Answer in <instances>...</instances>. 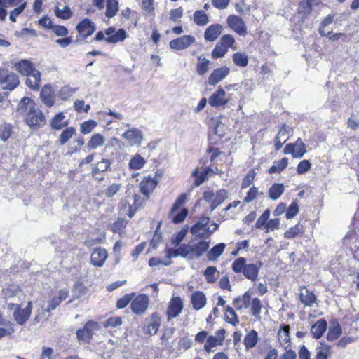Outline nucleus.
I'll use <instances>...</instances> for the list:
<instances>
[{
    "label": "nucleus",
    "mask_w": 359,
    "mask_h": 359,
    "mask_svg": "<svg viewBox=\"0 0 359 359\" xmlns=\"http://www.w3.org/2000/svg\"><path fill=\"white\" fill-rule=\"evenodd\" d=\"M262 266V263L260 261L256 264H246L245 257H238L233 261L231 266L233 272L242 273L245 278L255 281L257 278Z\"/></svg>",
    "instance_id": "1"
},
{
    "label": "nucleus",
    "mask_w": 359,
    "mask_h": 359,
    "mask_svg": "<svg viewBox=\"0 0 359 359\" xmlns=\"http://www.w3.org/2000/svg\"><path fill=\"white\" fill-rule=\"evenodd\" d=\"M25 122L30 128L35 129L46 124V118L42 111L35 107L26 114Z\"/></svg>",
    "instance_id": "2"
},
{
    "label": "nucleus",
    "mask_w": 359,
    "mask_h": 359,
    "mask_svg": "<svg viewBox=\"0 0 359 359\" xmlns=\"http://www.w3.org/2000/svg\"><path fill=\"white\" fill-rule=\"evenodd\" d=\"M100 329L99 324L97 322L89 320L83 328L78 329L76 337L80 342L90 343L93 334Z\"/></svg>",
    "instance_id": "3"
},
{
    "label": "nucleus",
    "mask_w": 359,
    "mask_h": 359,
    "mask_svg": "<svg viewBox=\"0 0 359 359\" xmlns=\"http://www.w3.org/2000/svg\"><path fill=\"white\" fill-rule=\"evenodd\" d=\"M19 83L17 74L7 69H0V86L3 89L13 90L19 85Z\"/></svg>",
    "instance_id": "4"
},
{
    "label": "nucleus",
    "mask_w": 359,
    "mask_h": 359,
    "mask_svg": "<svg viewBox=\"0 0 359 359\" xmlns=\"http://www.w3.org/2000/svg\"><path fill=\"white\" fill-rule=\"evenodd\" d=\"M284 154H291L293 158H300L306 153V145L301 138H298L294 143L286 144L283 151Z\"/></svg>",
    "instance_id": "5"
},
{
    "label": "nucleus",
    "mask_w": 359,
    "mask_h": 359,
    "mask_svg": "<svg viewBox=\"0 0 359 359\" xmlns=\"http://www.w3.org/2000/svg\"><path fill=\"white\" fill-rule=\"evenodd\" d=\"M210 218L208 217H203L200 219L198 222H197L190 229V232L192 235H195L199 238H203L205 237V234L203 233H200L201 230H204L205 232H208L209 234L212 233L215 231L218 228V225L217 224H214L215 227L212 230H210L208 226V223L209 222Z\"/></svg>",
    "instance_id": "6"
},
{
    "label": "nucleus",
    "mask_w": 359,
    "mask_h": 359,
    "mask_svg": "<svg viewBox=\"0 0 359 359\" xmlns=\"http://www.w3.org/2000/svg\"><path fill=\"white\" fill-rule=\"evenodd\" d=\"M148 306L149 297L144 294H139L131 300V310L134 313L137 315L143 314L147 309Z\"/></svg>",
    "instance_id": "7"
},
{
    "label": "nucleus",
    "mask_w": 359,
    "mask_h": 359,
    "mask_svg": "<svg viewBox=\"0 0 359 359\" xmlns=\"http://www.w3.org/2000/svg\"><path fill=\"white\" fill-rule=\"evenodd\" d=\"M130 146H140L143 141V133L137 128H131L125 131L121 135Z\"/></svg>",
    "instance_id": "8"
},
{
    "label": "nucleus",
    "mask_w": 359,
    "mask_h": 359,
    "mask_svg": "<svg viewBox=\"0 0 359 359\" xmlns=\"http://www.w3.org/2000/svg\"><path fill=\"white\" fill-rule=\"evenodd\" d=\"M32 311V302H28L25 308H22L21 306L13 312V318L16 321L17 324L23 325L29 318Z\"/></svg>",
    "instance_id": "9"
},
{
    "label": "nucleus",
    "mask_w": 359,
    "mask_h": 359,
    "mask_svg": "<svg viewBox=\"0 0 359 359\" xmlns=\"http://www.w3.org/2000/svg\"><path fill=\"white\" fill-rule=\"evenodd\" d=\"M189 248V244L186 243L180 244L177 249L167 247L165 249L166 258L168 259H171L172 258H176L177 257L186 258L189 255L190 256Z\"/></svg>",
    "instance_id": "10"
},
{
    "label": "nucleus",
    "mask_w": 359,
    "mask_h": 359,
    "mask_svg": "<svg viewBox=\"0 0 359 359\" xmlns=\"http://www.w3.org/2000/svg\"><path fill=\"white\" fill-rule=\"evenodd\" d=\"M229 102V99L226 97V92L222 88H219L208 99L209 104L213 107H223Z\"/></svg>",
    "instance_id": "11"
},
{
    "label": "nucleus",
    "mask_w": 359,
    "mask_h": 359,
    "mask_svg": "<svg viewBox=\"0 0 359 359\" xmlns=\"http://www.w3.org/2000/svg\"><path fill=\"white\" fill-rule=\"evenodd\" d=\"M183 309V302L180 297H172L167 309L166 314L168 320L176 318L182 313Z\"/></svg>",
    "instance_id": "12"
},
{
    "label": "nucleus",
    "mask_w": 359,
    "mask_h": 359,
    "mask_svg": "<svg viewBox=\"0 0 359 359\" xmlns=\"http://www.w3.org/2000/svg\"><path fill=\"white\" fill-rule=\"evenodd\" d=\"M226 21L229 27L241 36H244L246 34L247 28L245 24L239 16L229 15Z\"/></svg>",
    "instance_id": "13"
},
{
    "label": "nucleus",
    "mask_w": 359,
    "mask_h": 359,
    "mask_svg": "<svg viewBox=\"0 0 359 359\" xmlns=\"http://www.w3.org/2000/svg\"><path fill=\"white\" fill-rule=\"evenodd\" d=\"M195 38L191 35H184L170 41V47L173 50H182L189 47L195 42Z\"/></svg>",
    "instance_id": "14"
},
{
    "label": "nucleus",
    "mask_w": 359,
    "mask_h": 359,
    "mask_svg": "<svg viewBox=\"0 0 359 359\" xmlns=\"http://www.w3.org/2000/svg\"><path fill=\"white\" fill-rule=\"evenodd\" d=\"M22 292L16 284H11L4 287L1 291V296L6 302H20L19 296Z\"/></svg>",
    "instance_id": "15"
},
{
    "label": "nucleus",
    "mask_w": 359,
    "mask_h": 359,
    "mask_svg": "<svg viewBox=\"0 0 359 359\" xmlns=\"http://www.w3.org/2000/svg\"><path fill=\"white\" fill-rule=\"evenodd\" d=\"M108 254L107 250L101 247H97L93 250L90 255V263L97 267L103 266Z\"/></svg>",
    "instance_id": "16"
},
{
    "label": "nucleus",
    "mask_w": 359,
    "mask_h": 359,
    "mask_svg": "<svg viewBox=\"0 0 359 359\" xmlns=\"http://www.w3.org/2000/svg\"><path fill=\"white\" fill-rule=\"evenodd\" d=\"M78 33L83 38H87L95 31L94 23L88 18H85L76 25Z\"/></svg>",
    "instance_id": "17"
},
{
    "label": "nucleus",
    "mask_w": 359,
    "mask_h": 359,
    "mask_svg": "<svg viewBox=\"0 0 359 359\" xmlns=\"http://www.w3.org/2000/svg\"><path fill=\"white\" fill-rule=\"evenodd\" d=\"M229 72L230 69L227 67H222L214 69L208 77V84L215 86L223 80Z\"/></svg>",
    "instance_id": "18"
},
{
    "label": "nucleus",
    "mask_w": 359,
    "mask_h": 359,
    "mask_svg": "<svg viewBox=\"0 0 359 359\" xmlns=\"http://www.w3.org/2000/svg\"><path fill=\"white\" fill-rule=\"evenodd\" d=\"M210 242L201 241L192 245L189 244L190 256L194 258L201 257L209 248Z\"/></svg>",
    "instance_id": "19"
},
{
    "label": "nucleus",
    "mask_w": 359,
    "mask_h": 359,
    "mask_svg": "<svg viewBox=\"0 0 359 359\" xmlns=\"http://www.w3.org/2000/svg\"><path fill=\"white\" fill-rule=\"evenodd\" d=\"M40 98L42 102L48 107L55 104V93L50 85H45L41 90Z\"/></svg>",
    "instance_id": "20"
},
{
    "label": "nucleus",
    "mask_w": 359,
    "mask_h": 359,
    "mask_svg": "<svg viewBox=\"0 0 359 359\" xmlns=\"http://www.w3.org/2000/svg\"><path fill=\"white\" fill-rule=\"evenodd\" d=\"M35 107L36 104L32 99L28 97H24L18 104L16 110L19 114L25 116L26 114L28 111H30Z\"/></svg>",
    "instance_id": "21"
},
{
    "label": "nucleus",
    "mask_w": 359,
    "mask_h": 359,
    "mask_svg": "<svg viewBox=\"0 0 359 359\" xmlns=\"http://www.w3.org/2000/svg\"><path fill=\"white\" fill-rule=\"evenodd\" d=\"M156 184L157 181L156 179L151 177H145L140 184V191L144 196L149 197L153 192Z\"/></svg>",
    "instance_id": "22"
},
{
    "label": "nucleus",
    "mask_w": 359,
    "mask_h": 359,
    "mask_svg": "<svg viewBox=\"0 0 359 359\" xmlns=\"http://www.w3.org/2000/svg\"><path fill=\"white\" fill-rule=\"evenodd\" d=\"M111 161L108 158H102L100 161L97 163L91 164L92 176L98 175L100 173L104 172L111 168Z\"/></svg>",
    "instance_id": "23"
},
{
    "label": "nucleus",
    "mask_w": 359,
    "mask_h": 359,
    "mask_svg": "<svg viewBox=\"0 0 359 359\" xmlns=\"http://www.w3.org/2000/svg\"><path fill=\"white\" fill-rule=\"evenodd\" d=\"M222 27L219 24L210 25L205 31L204 38L207 41H214L220 35Z\"/></svg>",
    "instance_id": "24"
},
{
    "label": "nucleus",
    "mask_w": 359,
    "mask_h": 359,
    "mask_svg": "<svg viewBox=\"0 0 359 359\" xmlns=\"http://www.w3.org/2000/svg\"><path fill=\"white\" fill-rule=\"evenodd\" d=\"M327 328V321L325 319L321 318L311 326V332L314 338L320 339L323 335Z\"/></svg>",
    "instance_id": "25"
},
{
    "label": "nucleus",
    "mask_w": 359,
    "mask_h": 359,
    "mask_svg": "<svg viewBox=\"0 0 359 359\" xmlns=\"http://www.w3.org/2000/svg\"><path fill=\"white\" fill-rule=\"evenodd\" d=\"M17 70L23 76L33 74L34 71H38L34 67L33 63L28 60H22L15 65Z\"/></svg>",
    "instance_id": "26"
},
{
    "label": "nucleus",
    "mask_w": 359,
    "mask_h": 359,
    "mask_svg": "<svg viewBox=\"0 0 359 359\" xmlns=\"http://www.w3.org/2000/svg\"><path fill=\"white\" fill-rule=\"evenodd\" d=\"M250 302L251 295L250 292L247 291L241 297L235 298L233 301V305L236 310H241L243 308H248L250 305Z\"/></svg>",
    "instance_id": "27"
},
{
    "label": "nucleus",
    "mask_w": 359,
    "mask_h": 359,
    "mask_svg": "<svg viewBox=\"0 0 359 359\" xmlns=\"http://www.w3.org/2000/svg\"><path fill=\"white\" fill-rule=\"evenodd\" d=\"M41 81V72L34 71L33 74L26 75L25 84L32 90H36L39 88Z\"/></svg>",
    "instance_id": "28"
},
{
    "label": "nucleus",
    "mask_w": 359,
    "mask_h": 359,
    "mask_svg": "<svg viewBox=\"0 0 359 359\" xmlns=\"http://www.w3.org/2000/svg\"><path fill=\"white\" fill-rule=\"evenodd\" d=\"M280 344L287 349L290 345V328L287 325H283L278 332Z\"/></svg>",
    "instance_id": "29"
},
{
    "label": "nucleus",
    "mask_w": 359,
    "mask_h": 359,
    "mask_svg": "<svg viewBox=\"0 0 359 359\" xmlns=\"http://www.w3.org/2000/svg\"><path fill=\"white\" fill-rule=\"evenodd\" d=\"M191 302L195 310H200L205 306L206 304V297L203 292L196 291L191 294Z\"/></svg>",
    "instance_id": "30"
},
{
    "label": "nucleus",
    "mask_w": 359,
    "mask_h": 359,
    "mask_svg": "<svg viewBox=\"0 0 359 359\" xmlns=\"http://www.w3.org/2000/svg\"><path fill=\"white\" fill-rule=\"evenodd\" d=\"M226 245L224 243H219L209 250L206 257L209 261H216L224 252Z\"/></svg>",
    "instance_id": "31"
},
{
    "label": "nucleus",
    "mask_w": 359,
    "mask_h": 359,
    "mask_svg": "<svg viewBox=\"0 0 359 359\" xmlns=\"http://www.w3.org/2000/svg\"><path fill=\"white\" fill-rule=\"evenodd\" d=\"M228 191L224 189H221L216 191L214 198L210 205V211L212 212L217 207L220 205L228 197Z\"/></svg>",
    "instance_id": "32"
},
{
    "label": "nucleus",
    "mask_w": 359,
    "mask_h": 359,
    "mask_svg": "<svg viewBox=\"0 0 359 359\" xmlns=\"http://www.w3.org/2000/svg\"><path fill=\"white\" fill-rule=\"evenodd\" d=\"M332 353V347L325 341H320L316 348V359H327Z\"/></svg>",
    "instance_id": "33"
},
{
    "label": "nucleus",
    "mask_w": 359,
    "mask_h": 359,
    "mask_svg": "<svg viewBox=\"0 0 359 359\" xmlns=\"http://www.w3.org/2000/svg\"><path fill=\"white\" fill-rule=\"evenodd\" d=\"M106 141V138L104 136L102 135L100 133L93 134L90 138L89 141L87 143V147L89 150L97 149L99 147L102 146Z\"/></svg>",
    "instance_id": "34"
},
{
    "label": "nucleus",
    "mask_w": 359,
    "mask_h": 359,
    "mask_svg": "<svg viewBox=\"0 0 359 359\" xmlns=\"http://www.w3.org/2000/svg\"><path fill=\"white\" fill-rule=\"evenodd\" d=\"M258 333L257 331L252 330L246 334L244 337L243 343L247 351L254 348L258 341Z\"/></svg>",
    "instance_id": "35"
},
{
    "label": "nucleus",
    "mask_w": 359,
    "mask_h": 359,
    "mask_svg": "<svg viewBox=\"0 0 359 359\" xmlns=\"http://www.w3.org/2000/svg\"><path fill=\"white\" fill-rule=\"evenodd\" d=\"M285 191L283 183H274L269 189V197L273 201L278 200Z\"/></svg>",
    "instance_id": "36"
},
{
    "label": "nucleus",
    "mask_w": 359,
    "mask_h": 359,
    "mask_svg": "<svg viewBox=\"0 0 359 359\" xmlns=\"http://www.w3.org/2000/svg\"><path fill=\"white\" fill-rule=\"evenodd\" d=\"M342 333L341 325L338 322L332 323L328 330L327 339L333 341L338 339Z\"/></svg>",
    "instance_id": "37"
},
{
    "label": "nucleus",
    "mask_w": 359,
    "mask_h": 359,
    "mask_svg": "<svg viewBox=\"0 0 359 359\" xmlns=\"http://www.w3.org/2000/svg\"><path fill=\"white\" fill-rule=\"evenodd\" d=\"M214 172L213 170L210 167H206L204 170L198 172L197 170H194L192 175L196 177L195 184L196 186H199L205 180H206L209 175Z\"/></svg>",
    "instance_id": "38"
},
{
    "label": "nucleus",
    "mask_w": 359,
    "mask_h": 359,
    "mask_svg": "<svg viewBox=\"0 0 359 359\" xmlns=\"http://www.w3.org/2000/svg\"><path fill=\"white\" fill-rule=\"evenodd\" d=\"M65 118V116L63 113L60 112L57 114L50 121V126L53 129L55 130H61L64 127L67 126L69 123L68 121L62 122Z\"/></svg>",
    "instance_id": "39"
},
{
    "label": "nucleus",
    "mask_w": 359,
    "mask_h": 359,
    "mask_svg": "<svg viewBox=\"0 0 359 359\" xmlns=\"http://www.w3.org/2000/svg\"><path fill=\"white\" fill-rule=\"evenodd\" d=\"M299 299L306 306H312L316 302L317 298L313 292L306 290L305 293H300Z\"/></svg>",
    "instance_id": "40"
},
{
    "label": "nucleus",
    "mask_w": 359,
    "mask_h": 359,
    "mask_svg": "<svg viewBox=\"0 0 359 359\" xmlns=\"http://www.w3.org/2000/svg\"><path fill=\"white\" fill-rule=\"evenodd\" d=\"M146 163L144 158L140 154H135L130 160L128 164L130 170H140L142 168Z\"/></svg>",
    "instance_id": "41"
},
{
    "label": "nucleus",
    "mask_w": 359,
    "mask_h": 359,
    "mask_svg": "<svg viewBox=\"0 0 359 359\" xmlns=\"http://www.w3.org/2000/svg\"><path fill=\"white\" fill-rule=\"evenodd\" d=\"M118 10V2L117 0H107L105 15L109 18L114 17Z\"/></svg>",
    "instance_id": "42"
},
{
    "label": "nucleus",
    "mask_w": 359,
    "mask_h": 359,
    "mask_svg": "<svg viewBox=\"0 0 359 359\" xmlns=\"http://www.w3.org/2000/svg\"><path fill=\"white\" fill-rule=\"evenodd\" d=\"M194 21L198 26H205L209 22V18L204 11L198 10L194 13Z\"/></svg>",
    "instance_id": "43"
},
{
    "label": "nucleus",
    "mask_w": 359,
    "mask_h": 359,
    "mask_svg": "<svg viewBox=\"0 0 359 359\" xmlns=\"http://www.w3.org/2000/svg\"><path fill=\"white\" fill-rule=\"evenodd\" d=\"M128 221L124 218H118L110 227V229L114 232L118 233L120 236L123 233V230L128 224Z\"/></svg>",
    "instance_id": "44"
},
{
    "label": "nucleus",
    "mask_w": 359,
    "mask_h": 359,
    "mask_svg": "<svg viewBox=\"0 0 359 359\" xmlns=\"http://www.w3.org/2000/svg\"><path fill=\"white\" fill-rule=\"evenodd\" d=\"M251 306V314L255 316L257 320H260L261 310L262 308V304L259 299L255 297L250 302Z\"/></svg>",
    "instance_id": "45"
},
{
    "label": "nucleus",
    "mask_w": 359,
    "mask_h": 359,
    "mask_svg": "<svg viewBox=\"0 0 359 359\" xmlns=\"http://www.w3.org/2000/svg\"><path fill=\"white\" fill-rule=\"evenodd\" d=\"M287 165L288 158H283L280 161L275 162L274 165L269 168V172L271 174L280 173L287 166Z\"/></svg>",
    "instance_id": "46"
},
{
    "label": "nucleus",
    "mask_w": 359,
    "mask_h": 359,
    "mask_svg": "<svg viewBox=\"0 0 359 359\" xmlns=\"http://www.w3.org/2000/svg\"><path fill=\"white\" fill-rule=\"evenodd\" d=\"M13 133V126L11 124L5 123L0 126V139L3 142H6Z\"/></svg>",
    "instance_id": "47"
},
{
    "label": "nucleus",
    "mask_w": 359,
    "mask_h": 359,
    "mask_svg": "<svg viewBox=\"0 0 359 359\" xmlns=\"http://www.w3.org/2000/svg\"><path fill=\"white\" fill-rule=\"evenodd\" d=\"M127 34L125 29H119L113 35L107 36L105 41L110 43H116L119 41H123L126 38Z\"/></svg>",
    "instance_id": "48"
},
{
    "label": "nucleus",
    "mask_w": 359,
    "mask_h": 359,
    "mask_svg": "<svg viewBox=\"0 0 359 359\" xmlns=\"http://www.w3.org/2000/svg\"><path fill=\"white\" fill-rule=\"evenodd\" d=\"M160 326V320L156 313H153L151 316V322L148 324L147 327V333L154 335L157 333Z\"/></svg>",
    "instance_id": "49"
},
{
    "label": "nucleus",
    "mask_w": 359,
    "mask_h": 359,
    "mask_svg": "<svg viewBox=\"0 0 359 359\" xmlns=\"http://www.w3.org/2000/svg\"><path fill=\"white\" fill-rule=\"evenodd\" d=\"M233 62L238 67H245L248 65V57L243 53L237 52L232 56Z\"/></svg>",
    "instance_id": "50"
},
{
    "label": "nucleus",
    "mask_w": 359,
    "mask_h": 359,
    "mask_svg": "<svg viewBox=\"0 0 359 359\" xmlns=\"http://www.w3.org/2000/svg\"><path fill=\"white\" fill-rule=\"evenodd\" d=\"M226 314L225 316V320L228 323L233 325V326L237 325L239 323V320L237 314L233 308L227 306L226 308Z\"/></svg>",
    "instance_id": "51"
},
{
    "label": "nucleus",
    "mask_w": 359,
    "mask_h": 359,
    "mask_svg": "<svg viewBox=\"0 0 359 359\" xmlns=\"http://www.w3.org/2000/svg\"><path fill=\"white\" fill-rule=\"evenodd\" d=\"M76 133L74 127L66 128L59 136V142L61 145L65 144Z\"/></svg>",
    "instance_id": "52"
},
{
    "label": "nucleus",
    "mask_w": 359,
    "mask_h": 359,
    "mask_svg": "<svg viewBox=\"0 0 359 359\" xmlns=\"http://www.w3.org/2000/svg\"><path fill=\"white\" fill-rule=\"evenodd\" d=\"M141 8L145 15L154 17V0H142Z\"/></svg>",
    "instance_id": "53"
},
{
    "label": "nucleus",
    "mask_w": 359,
    "mask_h": 359,
    "mask_svg": "<svg viewBox=\"0 0 359 359\" xmlns=\"http://www.w3.org/2000/svg\"><path fill=\"white\" fill-rule=\"evenodd\" d=\"M221 345L222 344L219 343L213 335H210L207 338L203 349L207 353H212L215 351V350L212 349L214 347Z\"/></svg>",
    "instance_id": "54"
},
{
    "label": "nucleus",
    "mask_w": 359,
    "mask_h": 359,
    "mask_svg": "<svg viewBox=\"0 0 359 359\" xmlns=\"http://www.w3.org/2000/svg\"><path fill=\"white\" fill-rule=\"evenodd\" d=\"M54 13L57 18L63 20L69 19L72 15V13L69 7L67 6H64L62 8H60L58 6H56Z\"/></svg>",
    "instance_id": "55"
},
{
    "label": "nucleus",
    "mask_w": 359,
    "mask_h": 359,
    "mask_svg": "<svg viewBox=\"0 0 359 359\" xmlns=\"http://www.w3.org/2000/svg\"><path fill=\"white\" fill-rule=\"evenodd\" d=\"M188 215V210L187 208L182 209L179 212L176 211L173 215L170 212V217L174 224H179L182 222Z\"/></svg>",
    "instance_id": "56"
},
{
    "label": "nucleus",
    "mask_w": 359,
    "mask_h": 359,
    "mask_svg": "<svg viewBox=\"0 0 359 359\" xmlns=\"http://www.w3.org/2000/svg\"><path fill=\"white\" fill-rule=\"evenodd\" d=\"M188 229L189 226L186 225L176 235H174L171 238L172 244L175 245V246L179 245L185 238L188 232Z\"/></svg>",
    "instance_id": "57"
},
{
    "label": "nucleus",
    "mask_w": 359,
    "mask_h": 359,
    "mask_svg": "<svg viewBox=\"0 0 359 359\" xmlns=\"http://www.w3.org/2000/svg\"><path fill=\"white\" fill-rule=\"evenodd\" d=\"M198 59L200 62L196 65V72L199 75H203L208 70L210 61L205 57L203 58L201 56H199Z\"/></svg>",
    "instance_id": "58"
},
{
    "label": "nucleus",
    "mask_w": 359,
    "mask_h": 359,
    "mask_svg": "<svg viewBox=\"0 0 359 359\" xmlns=\"http://www.w3.org/2000/svg\"><path fill=\"white\" fill-rule=\"evenodd\" d=\"M302 226L298 223L294 226L290 227L284 233V237L287 239L294 238L302 231Z\"/></svg>",
    "instance_id": "59"
},
{
    "label": "nucleus",
    "mask_w": 359,
    "mask_h": 359,
    "mask_svg": "<svg viewBox=\"0 0 359 359\" xmlns=\"http://www.w3.org/2000/svg\"><path fill=\"white\" fill-rule=\"evenodd\" d=\"M97 126V122L93 120H88L81 123L80 131L83 135L90 133Z\"/></svg>",
    "instance_id": "60"
},
{
    "label": "nucleus",
    "mask_w": 359,
    "mask_h": 359,
    "mask_svg": "<svg viewBox=\"0 0 359 359\" xmlns=\"http://www.w3.org/2000/svg\"><path fill=\"white\" fill-rule=\"evenodd\" d=\"M227 51L228 49L226 47L219 42L216 44L215 48L212 51V57L215 59L222 57L224 56Z\"/></svg>",
    "instance_id": "61"
},
{
    "label": "nucleus",
    "mask_w": 359,
    "mask_h": 359,
    "mask_svg": "<svg viewBox=\"0 0 359 359\" xmlns=\"http://www.w3.org/2000/svg\"><path fill=\"white\" fill-rule=\"evenodd\" d=\"M299 205L297 201H293L287 208H286V218L292 219L299 212Z\"/></svg>",
    "instance_id": "62"
},
{
    "label": "nucleus",
    "mask_w": 359,
    "mask_h": 359,
    "mask_svg": "<svg viewBox=\"0 0 359 359\" xmlns=\"http://www.w3.org/2000/svg\"><path fill=\"white\" fill-rule=\"evenodd\" d=\"M187 199V194H181L176 199L171 208V215H173L176 211H178L180 208L184 205Z\"/></svg>",
    "instance_id": "63"
},
{
    "label": "nucleus",
    "mask_w": 359,
    "mask_h": 359,
    "mask_svg": "<svg viewBox=\"0 0 359 359\" xmlns=\"http://www.w3.org/2000/svg\"><path fill=\"white\" fill-rule=\"evenodd\" d=\"M134 297V293L127 294L124 295L123 297L120 298L116 302V306L118 309H123L127 306V305L131 302L132 299Z\"/></svg>",
    "instance_id": "64"
}]
</instances>
